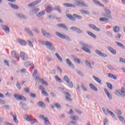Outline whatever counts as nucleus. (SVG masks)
<instances>
[{
	"instance_id": "412c9836",
	"label": "nucleus",
	"mask_w": 125,
	"mask_h": 125,
	"mask_svg": "<svg viewBox=\"0 0 125 125\" xmlns=\"http://www.w3.org/2000/svg\"><path fill=\"white\" fill-rule=\"evenodd\" d=\"M8 4L12 8L15 9V10L19 9V7L16 4H14L12 3H9Z\"/></svg>"
},
{
	"instance_id": "0eeeda50",
	"label": "nucleus",
	"mask_w": 125,
	"mask_h": 125,
	"mask_svg": "<svg viewBox=\"0 0 125 125\" xmlns=\"http://www.w3.org/2000/svg\"><path fill=\"white\" fill-rule=\"evenodd\" d=\"M39 118L41 119V120H42L44 121V125H51L50 123V122L48 120V118L47 117H44V116L43 115H40Z\"/></svg>"
},
{
	"instance_id": "2eb2a0df",
	"label": "nucleus",
	"mask_w": 125,
	"mask_h": 125,
	"mask_svg": "<svg viewBox=\"0 0 125 125\" xmlns=\"http://www.w3.org/2000/svg\"><path fill=\"white\" fill-rule=\"evenodd\" d=\"M20 104L21 105L22 110H24V111H26L27 110H29V107H28V106H27V104L25 103H23L22 102H20Z\"/></svg>"
},
{
	"instance_id": "3c124183",
	"label": "nucleus",
	"mask_w": 125,
	"mask_h": 125,
	"mask_svg": "<svg viewBox=\"0 0 125 125\" xmlns=\"http://www.w3.org/2000/svg\"><path fill=\"white\" fill-rule=\"evenodd\" d=\"M54 10H57L58 12L59 13H61V12H62V11H61V10H60V6H58V7H56L54 8Z\"/></svg>"
},
{
	"instance_id": "6ab92c4d",
	"label": "nucleus",
	"mask_w": 125,
	"mask_h": 125,
	"mask_svg": "<svg viewBox=\"0 0 125 125\" xmlns=\"http://www.w3.org/2000/svg\"><path fill=\"white\" fill-rule=\"evenodd\" d=\"M63 5L65 7H72V8H75L76 7V5L70 3H64Z\"/></svg>"
},
{
	"instance_id": "20e7f679",
	"label": "nucleus",
	"mask_w": 125,
	"mask_h": 125,
	"mask_svg": "<svg viewBox=\"0 0 125 125\" xmlns=\"http://www.w3.org/2000/svg\"><path fill=\"white\" fill-rule=\"evenodd\" d=\"M104 11L105 12L103 14L104 17H106L108 19H112V15H111L112 13L111 12V11L106 7H105L104 8Z\"/></svg>"
},
{
	"instance_id": "7ed1b4c3",
	"label": "nucleus",
	"mask_w": 125,
	"mask_h": 125,
	"mask_svg": "<svg viewBox=\"0 0 125 125\" xmlns=\"http://www.w3.org/2000/svg\"><path fill=\"white\" fill-rule=\"evenodd\" d=\"M116 95L119 97L121 96L122 98H125V89L124 87L121 88V90L117 89L115 92Z\"/></svg>"
},
{
	"instance_id": "c85d7f7f",
	"label": "nucleus",
	"mask_w": 125,
	"mask_h": 125,
	"mask_svg": "<svg viewBox=\"0 0 125 125\" xmlns=\"http://www.w3.org/2000/svg\"><path fill=\"white\" fill-rule=\"evenodd\" d=\"M2 29L4 31H5L6 34H8L9 32H10V29H9V27H8V26H7L3 25Z\"/></svg>"
},
{
	"instance_id": "f704fd0d",
	"label": "nucleus",
	"mask_w": 125,
	"mask_h": 125,
	"mask_svg": "<svg viewBox=\"0 0 125 125\" xmlns=\"http://www.w3.org/2000/svg\"><path fill=\"white\" fill-rule=\"evenodd\" d=\"M85 63L87 67H89L90 69H93V66H92L91 63L88 61L85 60Z\"/></svg>"
},
{
	"instance_id": "39448f33",
	"label": "nucleus",
	"mask_w": 125,
	"mask_h": 125,
	"mask_svg": "<svg viewBox=\"0 0 125 125\" xmlns=\"http://www.w3.org/2000/svg\"><path fill=\"white\" fill-rule=\"evenodd\" d=\"M55 35L57 36V37H59V38H60L61 39H62V40H66V41H68V42H70L71 39H70V37L67 35H64L63 34H61L60 32H56Z\"/></svg>"
},
{
	"instance_id": "aec40b11",
	"label": "nucleus",
	"mask_w": 125,
	"mask_h": 125,
	"mask_svg": "<svg viewBox=\"0 0 125 125\" xmlns=\"http://www.w3.org/2000/svg\"><path fill=\"white\" fill-rule=\"evenodd\" d=\"M104 91L105 94L107 95L108 99H109V100H112V95H111L110 92L109 91H108V90L106 88H104Z\"/></svg>"
},
{
	"instance_id": "a211bd4d",
	"label": "nucleus",
	"mask_w": 125,
	"mask_h": 125,
	"mask_svg": "<svg viewBox=\"0 0 125 125\" xmlns=\"http://www.w3.org/2000/svg\"><path fill=\"white\" fill-rule=\"evenodd\" d=\"M21 58L23 61H26L28 59V56L23 52H21Z\"/></svg>"
},
{
	"instance_id": "b1692460",
	"label": "nucleus",
	"mask_w": 125,
	"mask_h": 125,
	"mask_svg": "<svg viewBox=\"0 0 125 125\" xmlns=\"http://www.w3.org/2000/svg\"><path fill=\"white\" fill-rule=\"evenodd\" d=\"M25 32L27 33L29 35V36H31V37H34V34H33V32H32V30H31L30 29L28 28H25L24 29Z\"/></svg>"
},
{
	"instance_id": "69168bd1",
	"label": "nucleus",
	"mask_w": 125,
	"mask_h": 125,
	"mask_svg": "<svg viewBox=\"0 0 125 125\" xmlns=\"http://www.w3.org/2000/svg\"><path fill=\"white\" fill-rule=\"evenodd\" d=\"M44 37H45L46 38H50V37H51L50 36V33L46 32V34L44 36Z\"/></svg>"
},
{
	"instance_id": "f8f14e48",
	"label": "nucleus",
	"mask_w": 125,
	"mask_h": 125,
	"mask_svg": "<svg viewBox=\"0 0 125 125\" xmlns=\"http://www.w3.org/2000/svg\"><path fill=\"white\" fill-rule=\"evenodd\" d=\"M39 10L40 9L39 8L33 9L29 11V14L31 16H33V15H34V14H37L38 12H39Z\"/></svg>"
},
{
	"instance_id": "2f4dec72",
	"label": "nucleus",
	"mask_w": 125,
	"mask_h": 125,
	"mask_svg": "<svg viewBox=\"0 0 125 125\" xmlns=\"http://www.w3.org/2000/svg\"><path fill=\"white\" fill-rule=\"evenodd\" d=\"M89 85L92 90H94V91H98V89L97 88V87H96V86H94L93 84L90 83Z\"/></svg>"
},
{
	"instance_id": "5fc2aeb1",
	"label": "nucleus",
	"mask_w": 125,
	"mask_h": 125,
	"mask_svg": "<svg viewBox=\"0 0 125 125\" xmlns=\"http://www.w3.org/2000/svg\"><path fill=\"white\" fill-rule=\"evenodd\" d=\"M76 33L77 34H82L83 30H82L81 29L77 28V29H76Z\"/></svg>"
},
{
	"instance_id": "bf43d9fd",
	"label": "nucleus",
	"mask_w": 125,
	"mask_h": 125,
	"mask_svg": "<svg viewBox=\"0 0 125 125\" xmlns=\"http://www.w3.org/2000/svg\"><path fill=\"white\" fill-rule=\"evenodd\" d=\"M16 86L18 89H21V85L19 83V82L17 83Z\"/></svg>"
},
{
	"instance_id": "79ce46f5",
	"label": "nucleus",
	"mask_w": 125,
	"mask_h": 125,
	"mask_svg": "<svg viewBox=\"0 0 125 125\" xmlns=\"http://www.w3.org/2000/svg\"><path fill=\"white\" fill-rule=\"evenodd\" d=\"M55 55L57 57V58H58V59H59V60L61 62H63V60L62 59V58L61 57L60 55H59V54L58 53H56Z\"/></svg>"
},
{
	"instance_id": "dca6fc26",
	"label": "nucleus",
	"mask_w": 125,
	"mask_h": 125,
	"mask_svg": "<svg viewBox=\"0 0 125 125\" xmlns=\"http://www.w3.org/2000/svg\"><path fill=\"white\" fill-rule=\"evenodd\" d=\"M95 52L96 53H97V54H98L100 56H101L102 57H107L108 56L107 54L104 53H102V52H101V51L100 50H96L95 51Z\"/></svg>"
},
{
	"instance_id": "864d4df0",
	"label": "nucleus",
	"mask_w": 125,
	"mask_h": 125,
	"mask_svg": "<svg viewBox=\"0 0 125 125\" xmlns=\"http://www.w3.org/2000/svg\"><path fill=\"white\" fill-rule=\"evenodd\" d=\"M70 30L73 31L74 32H76L77 30H78V27L72 26L71 27H70Z\"/></svg>"
},
{
	"instance_id": "1a4fd4ad",
	"label": "nucleus",
	"mask_w": 125,
	"mask_h": 125,
	"mask_svg": "<svg viewBox=\"0 0 125 125\" xmlns=\"http://www.w3.org/2000/svg\"><path fill=\"white\" fill-rule=\"evenodd\" d=\"M44 6L46 8H47L48 13H51V12H52L53 8L51 6V4L47 3L45 4Z\"/></svg>"
},
{
	"instance_id": "9b49d317",
	"label": "nucleus",
	"mask_w": 125,
	"mask_h": 125,
	"mask_svg": "<svg viewBox=\"0 0 125 125\" xmlns=\"http://www.w3.org/2000/svg\"><path fill=\"white\" fill-rule=\"evenodd\" d=\"M107 48L108 50V51L112 53L113 55H116L117 54V51H116V50H115L114 48H112V47L107 46Z\"/></svg>"
},
{
	"instance_id": "a19ab883",
	"label": "nucleus",
	"mask_w": 125,
	"mask_h": 125,
	"mask_svg": "<svg viewBox=\"0 0 125 125\" xmlns=\"http://www.w3.org/2000/svg\"><path fill=\"white\" fill-rule=\"evenodd\" d=\"M23 118L26 120V121H27V122H31V118H30V116L28 115H25L23 116Z\"/></svg>"
},
{
	"instance_id": "13d9d810",
	"label": "nucleus",
	"mask_w": 125,
	"mask_h": 125,
	"mask_svg": "<svg viewBox=\"0 0 125 125\" xmlns=\"http://www.w3.org/2000/svg\"><path fill=\"white\" fill-rule=\"evenodd\" d=\"M39 89L40 90H42V92L45 90V88L43 87V86H42V85H41L39 86Z\"/></svg>"
},
{
	"instance_id": "ddd939ff",
	"label": "nucleus",
	"mask_w": 125,
	"mask_h": 125,
	"mask_svg": "<svg viewBox=\"0 0 125 125\" xmlns=\"http://www.w3.org/2000/svg\"><path fill=\"white\" fill-rule=\"evenodd\" d=\"M89 27L90 28V29L94 30V31H96V32H100V29L99 28L97 27L94 24H89Z\"/></svg>"
},
{
	"instance_id": "37998d69",
	"label": "nucleus",
	"mask_w": 125,
	"mask_h": 125,
	"mask_svg": "<svg viewBox=\"0 0 125 125\" xmlns=\"http://www.w3.org/2000/svg\"><path fill=\"white\" fill-rule=\"evenodd\" d=\"M13 118L14 119V123H16V124H18V120H17V115L16 114L13 115Z\"/></svg>"
},
{
	"instance_id": "a18cd8bd",
	"label": "nucleus",
	"mask_w": 125,
	"mask_h": 125,
	"mask_svg": "<svg viewBox=\"0 0 125 125\" xmlns=\"http://www.w3.org/2000/svg\"><path fill=\"white\" fill-rule=\"evenodd\" d=\"M106 84L107 85V87H108L109 89H113V85H112V84L109 83H106Z\"/></svg>"
},
{
	"instance_id": "4c0bfd02",
	"label": "nucleus",
	"mask_w": 125,
	"mask_h": 125,
	"mask_svg": "<svg viewBox=\"0 0 125 125\" xmlns=\"http://www.w3.org/2000/svg\"><path fill=\"white\" fill-rule=\"evenodd\" d=\"M100 22H108V21H109V19H108V18H101L100 19Z\"/></svg>"
},
{
	"instance_id": "c9c22d12",
	"label": "nucleus",
	"mask_w": 125,
	"mask_h": 125,
	"mask_svg": "<svg viewBox=\"0 0 125 125\" xmlns=\"http://www.w3.org/2000/svg\"><path fill=\"white\" fill-rule=\"evenodd\" d=\"M93 78L94 80H95V81H96V82L98 83H100V84H101L102 83L101 80L99 78L96 77V76H93Z\"/></svg>"
},
{
	"instance_id": "338daca9",
	"label": "nucleus",
	"mask_w": 125,
	"mask_h": 125,
	"mask_svg": "<svg viewBox=\"0 0 125 125\" xmlns=\"http://www.w3.org/2000/svg\"><path fill=\"white\" fill-rule=\"evenodd\" d=\"M3 107L5 110H9V108H10V106L7 105H4Z\"/></svg>"
},
{
	"instance_id": "72a5a7b5",
	"label": "nucleus",
	"mask_w": 125,
	"mask_h": 125,
	"mask_svg": "<svg viewBox=\"0 0 125 125\" xmlns=\"http://www.w3.org/2000/svg\"><path fill=\"white\" fill-rule=\"evenodd\" d=\"M87 34H88L90 37H92V38H93L94 39H97L96 35L93 34V33L90 32V31H86Z\"/></svg>"
},
{
	"instance_id": "423d86ee",
	"label": "nucleus",
	"mask_w": 125,
	"mask_h": 125,
	"mask_svg": "<svg viewBox=\"0 0 125 125\" xmlns=\"http://www.w3.org/2000/svg\"><path fill=\"white\" fill-rule=\"evenodd\" d=\"M102 110L104 113L105 115H108V114H109L110 115H111V116L113 119H115V118L116 117V115H115V114H114L113 112L111 111L110 109L107 108L106 109V110H105V108L104 107H103Z\"/></svg>"
},
{
	"instance_id": "0e129e2a",
	"label": "nucleus",
	"mask_w": 125,
	"mask_h": 125,
	"mask_svg": "<svg viewBox=\"0 0 125 125\" xmlns=\"http://www.w3.org/2000/svg\"><path fill=\"white\" fill-rule=\"evenodd\" d=\"M119 61L122 62V63H124L125 64V59L123 58H120Z\"/></svg>"
},
{
	"instance_id": "e433bc0d",
	"label": "nucleus",
	"mask_w": 125,
	"mask_h": 125,
	"mask_svg": "<svg viewBox=\"0 0 125 125\" xmlns=\"http://www.w3.org/2000/svg\"><path fill=\"white\" fill-rule=\"evenodd\" d=\"M45 14V11H42L39 12L38 14L36 15L37 17H41V16H43Z\"/></svg>"
},
{
	"instance_id": "f257e3e1",
	"label": "nucleus",
	"mask_w": 125,
	"mask_h": 125,
	"mask_svg": "<svg viewBox=\"0 0 125 125\" xmlns=\"http://www.w3.org/2000/svg\"><path fill=\"white\" fill-rule=\"evenodd\" d=\"M80 43L82 47L81 49L83 50V51L86 52V53H89V54H91V52L90 51V50L88 49L89 48V45H88V44L85 43L83 42H81Z\"/></svg>"
},
{
	"instance_id": "bb28decb",
	"label": "nucleus",
	"mask_w": 125,
	"mask_h": 125,
	"mask_svg": "<svg viewBox=\"0 0 125 125\" xmlns=\"http://www.w3.org/2000/svg\"><path fill=\"white\" fill-rule=\"evenodd\" d=\"M16 15L18 16V17H19V18H21V19H27V17H25V15L22 13H17Z\"/></svg>"
},
{
	"instance_id": "f03ea898",
	"label": "nucleus",
	"mask_w": 125,
	"mask_h": 125,
	"mask_svg": "<svg viewBox=\"0 0 125 125\" xmlns=\"http://www.w3.org/2000/svg\"><path fill=\"white\" fill-rule=\"evenodd\" d=\"M66 17L68 18L69 20H71V21H76V19H79V20H82L83 19V16L78 15L76 14H74L73 16L71 15V14H68L65 15ZM74 16V17H73Z\"/></svg>"
},
{
	"instance_id": "6e6552de",
	"label": "nucleus",
	"mask_w": 125,
	"mask_h": 125,
	"mask_svg": "<svg viewBox=\"0 0 125 125\" xmlns=\"http://www.w3.org/2000/svg\"><path fill=\"white\" fill-rule=\"evenodd\" d=\"M14 97L17 99V100H22V101H27V99L23 96L15 94H14Z\"/></svg>"
},
{
	"instance_id": "473e14b6",
	"label": "nucleus",
	"mask_w": 125,
	"mask_h": 125,
	"mask_svg": "<svg viewBox=\"0 0 125 125\" xmlns=\"http://www.w3.org/2000/svg\"><path fill=\"white\" fill-rule=\"evenodd\" d=\"M115 43H116V44H117V45L118 46H120V47H121L123 49H125V45H124V44H123L118 41L115 42Z\"/></svg>"
},
{
	"instance_id": "ea45409f",
	"label": "nucleus",
	"mask_w": 125,
	"mask_h": 125,
	"mask_svg": "<svg viewBox=\"0 0 125 125\" xmlns=\"http://www.w3.org/2000/svg\"><path fill=\"white\" fill-rule=\"evenodd\" d=\"M40 83H42V84H43L44 85H45L46 86H47L48 85V83H47V82L46 81H44L43 79H42L40 80Z\"/></svg>"
},
{
	"instance_id": "4be33fe9",
	"label": "nucleus",
	"mask_w": 125,
	"mask_h": 125,
	"mask_svg": "<svg viewBox=\"0 0 125 125\" xmlns=\"http://www.w3.org/2000/svg\"><path fill=\"white\" fill-rule=\"evenodd\" d=\"M42 44L45 45L46 46H51V45H52V43L48 41H42Z\"/></svg>"
},
{
	"instance_id": "680f3d73",
	"label": "nucleus",
	"mask_w": 125,
	"mask_h": 125,
	"mask_svg": "<svg viewBox=\"0 0 125 125\" xmlns=\"http://www.w3.org/2000/svg\"><path fill=\"white\" fill-rule=\"evenodd\" d=\"M42 94H43V95H44L45 96H48V93H47V92L45 91H42Z\"/></svg>"
},
{
	"instance_id": "052dcab7",
	"label": "nucleus",
	"mask_w": 125,
	"mask_h": 125,
	"mask_svg": "<svg viewBox=\"0 0 125 125\" xmlns=\"http://www.w3.org/2000/svg\"><path fill=\"white\" fill-rule=\"evenodd\" d=\"M107 67L109 70H115V68H114V67L113 66H112V65H107Z\"/></svg>"
},
{
	"instance_id": "de8ad7c7",
	"label": "nucleus",
	"mask_w": 125,
	"mask_h": 125,
	"mask_svg": "<svg viewBox=\"0 0 125 125\" xmlns=\"http://www.w3.org/2000/svg\"><path fill=\"white\" fill-rule=\"evenodd\" d=\"M118 119H119L120 122H122V123H124L125 124V119H124V117H123V116H118Z\"/></svg>"
},
{
	"instance_id": "49530a36",
	"label": "nucleus",
	"mask_w": 125,
	"mask_h": 125,
	"mask_svg": "<svg viewBox=\"0 0 125 125\" xmlns=\"http://www.w3.org/2000/svg\"><path fill=\"white\" fill-rule=\"evenodd\" d=\"M49 46L48 49L49 50H51V51H54L55 50V48L53 46V44L52 43V45L51 46Z\"/></svg>"
},
{
	"instance_id": "7c9ffc66",
	"label": "nucleus",
	"mask_w": 125,
	"mask_h": 125,
	"mask_svg": "<svg viewBox=\"0 0 125 125\" xmlns=\"http://www.w3.org/2000/svg\"><path fill=\"white\" fill-rule=\"evenodd\" d=\"M92 0L93 2H94V3L96 4V5H99V6H101L102 7H104V6H105L104 4L101 3L100 2L98 1L97 0Z\"/></svg>"
},
{
	"instance_id": "a878e982",
	"label": "nucleus",
	"mask_w": 125,
	"mask_h": 125,
	"mask_svg": "<svg viewBox=\"0 0 125 125\" xmlns=\"http://www.w3.org/2000/svg\"><path fill=\"white\" fill-rule=\"evenodd\" d=\"M17 41L21 45H26V41L23 39H18Z\"/></svg>"
},
{
	"instance_id": "58836bf2",
	"label": "nucleus",
	"mask_w": 125,
	"mask_h": 125,
	"mask_svg": "<svg viewBox=\"0 0 125 125\" xmlns=\"http://www.w3.org/2000/svg\"><path fill=\"white\" fill-rule=\"evenodd\" d=\"M113 30L115 33H118L120 31V27L116 26L113 27Z\"/></svg>"
},
{
	"instance_id": "f3484780",
	"label": "nucleus",
	"mask_w": 125,
	"mask_h": 125,
	"mask_svg": "<svg viewBox=\"0 0 125 125\" xmlns=\"http://www.w3.org/2000/svg\"><path fill=\"white\" fill-rule=\"evenodd\" d=\"M75 3L78 6H84V7H88V5L84 3V2H81L79 1H76Z\"/></svg>"
},
{
	"instance_id": "6e6d98bb",
	"label": "nucleus",
	"mask_w": 125,
	"mask_h": 125,
	"mask_svg": "<svg viewBox=\"0 0 125 125\" xmlns=\"http://www.w3.org/2000/svg\"><path fill=\"white\" fill-rule=\"evenodd\" d=\"M108 122H109V121L108 120V119H104V125H108Z\"/></svg>"
},
{
	"instance_id": "cd10ccee",
	"label": "nucleus",
	"mask_w": 125,
	"mask_h": 125,
	"mask_svg": "<svg viewBox=\"0 0 125 125\" xmlns=\"http://www.w3.org/2000/svg\"><path fill=\"white\" fill-rule=\"evenodd\" d=\"M66 62L67 64L68 65L69 67H71V68H74V64L71 62V61H70V59H66Z\"/></svg>"
},
{
	"instance_id": "9d476101",
	"label": "nucleus",
	"mask_w": 125,
	"mask_h": 125,
	"mask_svg": "<svg viewBox=\"0 0 125 125\" xmlns=\"http://www.w3.org/2000/svg\"><path fill=\"white\" fill-rule=\"evenodd\" d=\"M41 0H37L35 1H33L29 4H28L27 5L28 7H33V6H36V5H38L39 3L41 2Z\"/></svg>"
},
{
	"instance_id": "09e8293b",
	"label": "nucleus",
	"mask_w": 125,
	"mask_h": 125,
	"mask_svg": "<svg viewBox=\"0 0 125 125\" xmlns=\"http://www.w3.org/2000/svg\"><path fill=\"white\" fill-rule=\"evenodd\" d=\"M55 107L57 108V109H61V105L58 103H55L54 104Z\"/></svg>"
},
{
	"instance_id": "4468645a",
	"label": "nucleus",
	"mask_w": 125,
	"mask_h": 125,
	"mask_svg": "<svg viewBox=\"0 0 125 125\" xmlns=\"http://www.w3.org/2000/svg\"><path fill=\"white\" fill-rule=\"evenodd\" d=\"M57 26L59 28H62V29H64L65 31H68V27H67V26L64 23H59L57 24Z\"/></svg>"
},
{
	"instance_id": "c03bdc74",
	"label": "nucleus",
	"mask_w": 125,
	"mask_h": 125,
	"mask_svg": "<svg viewBox=\"0 0 125 125\" xmlns=\"http://www.w3.org/2000/svg\"><path fill=\"white\" fill-rule=\"evenodd\" d=\"M55 79L56 81V82H58V83H62V81L61 80V79L58 77V76L56 75L55 76Z\"/></svg>"
},
{
	"instance_id": "603ef678",
	"label": "nucleus",
	"mask_w": 125,
	"mask_h": 125,
	"mask_svg": "<svg viewBox=\"0 0 125 125\" xmlns=\"http://www.w3.org/2000/svg\"><path fill=\"white\" fill-rule=\"evenodd\" d=\"M82 12L83 14H86V15H89V14H90L89 11H85V10H82Z\"/></svg>"
},
{
	"instance_id": "4d7b16f0",
	"label": "nucleus",
	"mask_w": 125,
	"mask_h": 125,
	"mask_svg": "<svg viewBox=\"0 0 125 125\" xmlns=\"http://www.w3.org/2000/svg\"><path fill=\"white\" fill-rule=\"evenodd\" d=\"M30 96L32 97V98H37V95L33 93H30Z\"/></svg>"
},
{
	"instance_id": "393cba45",
	"label": "nucleus",
	"mask_w": 125,
	"mask_h": 125,
	"mask_svg": "<svg viewBox=\"0 0 125 125\" xmlns=\"http://www.w3.org/2000/svg\"><path fill=\"white\" fill-rule=\"evenodd\" d=\"M37 104L38 105L39 107H41V108H44L46 107V105H45V103L42 101L38 102Z\"/></svg>"
},
{
	"instance_id": "e2e57ef3",
	"label": "nucleus",
	"mask_w": 125,
	"mask_h": 125,
	"mask_svg": "<svg viewBox=\"0 0 125 125\" xmlns=\"http://www.w3.org/2000/svg\"><path fill=\"white\" fill-rule=\"evenodd\" d=\"M81 88L83 89V90L84 91H86V90H87V89H86V88L84 87L83 84H81Z\"/></svg>"
},
{
	"instance_id": "774afa93",
	"label": "nucleus",
	"mask_w": 125,
	"mask_h": 125,
	"mask_svg": "<svg viewBox=\"0 0 125 125\" xmlns=\"http://www.w3.org/2000/svg\"><path fill=\"white\" fill-rule=\"evenodd\" d=\"M0 104L4 105V104H5V101H4L3 100H1V99H0Z\"/></svg>"
},
{
	"instance_id": "8fccbe9b",
	"label": "nucleus",
	"mask_w": 125,
	"mask_h": 125,
	"mask_svg": "<svg viewBox=\"0 0 125 125\" xmlns=\"http://www.w3.org/2000/svg\"><path fill=\"white\" fill-rule=\"evenodd\" d=\"M63 80L64 82H65L66 83H69V82H70V79L67 76H64L63 78Z\"/></svg>"
},
{
	"instance_id": "5701e85b",
	"label": "nucleus",
	"mask_w": 125,
	"mask_h": 125,
	"mask_svg": "<svg viewBox=\"0 0 125 125\" xmlns=\"http://www.w3.org/2000/svg\"><path fill=\"white\" fill-rule=\"evenodd\" d=\"M65 99L66 100V101H72V99H71L70 97H71V94H70V93H69V92H65Z\"/></svg>"
},
{
	"instance_id": "c756f323",
	"label": "nucleus",
	"mask_w": 125,
	"mask_h": 125,
	"mask_svg": "<svg viewBox=\"0 0 125 125\" xmlns=\"http://www.w3.org/2000/svg\"><path fill=\"white\" fill-rule=\"evenodd\" d=\"M71 56L74 60H75V61L76 62V63H77V64H80L81 63L80 59H79V58H78V57H77L76 55H71Z\"/></svg>"
}]
</instances>
